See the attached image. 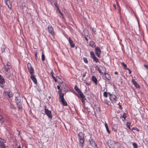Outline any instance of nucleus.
<instances>
[{
    "label": "nucleus",
    "mask_w": 148,
    "mask_h": 148,
    "mask_svg": "<svg viewBox=\"0 0 148 148\" xmlns=\"http://www.w3.org/2000/svg\"><path fill=\"white\" fill-rule=\"evenodd\" d=\"M110 148H120V144L118 143H114L110 140L108 141Z\"/></svg>",
    "instance_id": "f257e3e1"
},
{
    "label": "nucleus",
    "mask_w": 148,
    "mask_h": 148,
    "mask_svg": "<svg viewBox=\"0 0 148 148\" xmlns=\"http://www.w3.org/2000/svg\"><path fill=\"white\" fill-rule=\"evenodd\" d=\"M108 94L110 95V99L111 102L113 104L116 103V101H117L118 98L116 97L115 95L110 92H108Z\"/></svg>",
    "instance_id": "f03ea898"
},
{
    "label": "nucleus",
    "mask_w": 148,
    "mask_h": 148,
    "mask_svg": "<svg viewBox=\"0 0 148 148\" xmlns=\"http://www.w3.org/2000/svg\"><path fill=\"white\" fill-rule=\"evenodd\" d=\"M21 98H15V100L16 105L18 108L19 109L22 108V104L21 101Z\"/></svg>",
    "instance_id": "7ed1b4c3"
},
{
    "label": "nucleus",
    "mask_w": 148,
    "mask_h": 148,
    "mask_svg": "<svg viewBox=\"0 0 148 148\" xmlns=\"http://www.w3.org/2000/svg\"><path fill=\"white\" fill-rule=\"evenodd\" d=\"M98 71L101 74L103 73L106 72V69L105 68L102 66H100L97 67Z\"/></svg>",
    "instance_id": "20e7f679"
},
{
    "label": "nucleus",
    "mask_w": 148,
    "mask_h": 148,
    "mask_svg": "<svg viewBox=\"0 0 148 148\" xmlns=\"http://www.w3.org/2000/svg\"><path fill=\"white\" fill-rule=\"evenodd\" d=\"M27 67L28 71L30 74H33L34 73V70L33 68L31 66V64L28 63L27 64Z\"/></svg>",
    "instance_id": "39448f33"
},
{
    "label": "nucleus",
    "mask_w": 148,
    "mask_h": 148,
    "mask_svg": "<svg viewBox=\"0 0 148 148\" xmlns=\"http://www.w3.org/2000/svg\"><path fill=\"white\" fill-rule=\"evenodd\" d=\"M95 51L96 55L98 57H100L101 51L100 48L98 47H96L95 49Z\"/></svg>",
    "instance_id": "423d86ee"
},
{
    "label": "nucleus",
    "mask_w": 148,
    "mask_h": 148,
    "mask_svg": "<svg viewBox=\"0 0 148 148\" xmlns=\"http://www.w3.org/2000/svg\"><path fill=\"white\" fill-rule=\"evenodd\" d=\"M59 100L62 103V104L63 106H67V102H66L65 99H64V96L59 97Z\"/></svg>",
    "instance_id": "0eeeda50"
},
{
    "label": "nucleus",
    "mask_w": 148,
    "mask_h": 148,
    "mask_svg": "<svg viewBox=\"0 0 148 148\" xmlns=\"http://www.w3.org/2000/svg\"><path fill=\"white\" fill-rule=\"evenodd\" d=\"M45 114L49 118H52V116L51 112L50 111L45 108Z\"/></svg>",
    "instance_id": "6e6552de"
},
{
    "label": "nucleus",
    "mask_w": 148,
    "mask_h": 148,
    "mask_svg": "<svg viewBox=\"0 0 148 148\" xmlns=\"http://www.w3.org/2000/svg\"><path fill=\"white\" fill-rule=\"evenodd\" d=\"M48 31L52 36H54L55 35V33L53 31V28L51 27H48Z\"/></svg>",
    "instance_id": "1a4fd4ad"
},
{
    "label": "nucleus",
    "mask_w": 148,
    "mask_h": 148,
    "mask_svg": "<svg viewBox=\"0 0 148 148\" xmlns=\"http://www.w3.org/2000/svg\"><path fill=\"white\" fill-rule=\"evenodd\" d=\"M5 2L6 4L7 5L8 7L10 9L11 8L12 6L10 3V1L9 0H5Z\"/></svg>",
    "instance_id": "9d476101"
},
{
    "label": "nucleus",
    "mask_w": 148,
    "mask_h": 148,
    "mask_svg": "<svg viewBox=\"0 0 148 148\" xmlns=\"http://www.w3.org/2000/svg\"><path fill=\"white\" fill-rule=\"evenodd\" d=\"M10 63L8 62L7 64L4 66V69L5 70H10V69L11 68V66L10 65Z\"/></svg>",
    "instance_id": "9b49d317"
},
{
    "label": "nucleus",
    "mask_w": 148,
    "mask_h": 148,
    "mask_svg": "<svg viewBox=\"0 0 148 148\" xmlns=\"http://www.w3.org/2000/svg\"><path fill=\"white\" fill-rule=\"evenodd\" d=\"M31 78L35 84H37V80L36 77H35L34 75H33L32 74H31Z\"/></svg>",
    "instance_id": "f8f14e48"
},
{
    "label": "nucleus",
    "mask_w": 148,
    "mask_h": 148,
    "mask_svg": "<svg viewBox=\"0 0 148 148\" xmlns=\"http://www.w3.org/2000/svg\"><path fill=\"white\" fill-rule=\"evenodd\" d=\"M5 74H6V77H10L11 75L10 70H5Z\"/></svg>",
    "instance_id": "ddd939ff"
},
{
    "label": "nucleus",
    "mask_w": 148,
    "mask_h": 148,
    "mask_svg": "<svg viewBox=\"0 0 148 148\" xmlns=\"http://www.w3.org/2000/svg\"><path fill=\"white\" fill-rule=\"evenodd\" d=\"M118 129L117 125L114 124L112 127V130L115 132H117Z\"/></svg>",
    "instance_id": "4468645a"
},
{
    "label": "nucleus",
    "mask_w": 148,
    "mask_h": 148,
    "mask_svg": "<svg viewBox=\"0 0 148 148\" xmlns=\"http://www.w3.org/2000/svg\"><path fill=\"white\" fill-rule=\"evenodd\" d=\"M132 82L134 85L135 86L136 88H139V85L137 84V83L134 79H132Z\"/></svg>",
    "instance_id": "2eb2a0df"
},
{
    "label": "nucleus",
    "mask_w": 148,
    "mask_h": 148,
    "mask_svg": "<svg viewBox=\"0 0 148 148\" xmlns=\"http://www.w3.org/2000/svg\"><path fill=\"white\" fill-rule=\"evenodd\" d=\"M4 79L0 75V84H3L5 83Z\"/></svg>",
    "instance_id": "dca6fc26"
},
{
    "label": "nucleus",
    "mask_w": 148,
    "mask_h": 148,
    "mask_svg": "<svg viewBox=\"0 0 148 148\" xmlns=\"http://www.w3.org/2000/svg\"><path fill=\"white\" fill-rule=\"evenodd\" d=\"M104 73L105 75V77L108 80H110L111 79V77L110 75L108 73H106V72Z\"/></svg>",
    "instance_id": "f3484780"
},
{
    "label": "nucleus",
    "mask_w": 148,
    "mask_h": 148,
    "mask_svg": "<svg viewBox=\"0 0 148 148\" xmlns=\"http://www.w3.org/2000/svg\"><path fill=\"white\" fill-rule=\"evenodd\" d=\"M79 143L80 145L82 147L83 145V144L84 143V139L83 138H79Z\"/></svg>",
    "instance_id": "a211bd4d"
},
{
    "label": "nucleus",
    "mask_w": 148,
    "mask_h": 148,
    "mask_svg": "<svg viewBox=\"0 0 148 148\" xmlns=\"http://www.w3.org/2000/svg\"><path fill=\"white\" fill-rule=\"evenodd\" d=\"M92 80L96 84H97V79L95 76H93L92 78Z\"/></svg>",
    "instance_id": "6ab92c4d"
},
{
    "label": "nucleus",
    "mask_w": 148,
    "mask_h": 148,
    "mask_svg": "<svg viewBox=\"0 0 148 148\" xmlns=\"http://www.w3.org/2000/svg\"><path fill=\"white\" fill-rule=\"evenodd\" d=\"M78 135L79 136V138H84V134L82 132H79V133Z\"/></svg>",
    "instance_id": "aec40b11"
},
{
    "label": "nucleus",
    "mask_w": 148,
    "mask_h": 148,
    "mask_svg": "<svg viewBox=\"0 0 148 148\" xmlns=\"http://www.w3.org/2000/svg\"><path fill=\"white\" fill-rule=\"evenodd\" d=\"M90 144L92 145V146H95V147H97L95 145V143L94 141L91 140L90 141Z\"/></svg>",
    "instance_id": "412c9836"
},
{
    "label": "nucleus",
    "mask_w": 148,
    "mask_h": 148,
    "mask_svg": "<svg viewBox=\"0 0 148 148\" xmlns=\"http://www.w3.org/2000/svg\"><path fill=\"white\" fill-rule=\"evenodd\" d=\"M78 94L79 95L80 97L82 98V99H84L85 98V96L82 93L81 91H80L79 92Z\"/></svg>",
    "instance_id": "4be33fe9"
},
{
    "label": "nucleus",
    "mask_w": 148,
    "mask_h": 148,
    "mask_svg": "<svg viewBox=\"0 0 148 148\" xmlns=\"http://www.w3.org/2000/svg\"><path fill=\"white\" fill-rule=\"evenodd\" d=\"M78 94L79 95L80 97L82 98V99H84L85 98V96L82 93L81 91H80L79 92Z\"/></svg>",
    "instance_id": "5701e85b"
},
{
    "label": "nucleus",
    "mask_w": 148,
    "mask_h": 148,
    "mask_svg": "<svg viewBox=\"0 0 148 148\" xmlns=\"http://www.w3.org/2000/svg\"><path fill=\"white\" fill-rule=\"evenodd\" d=\"M58 92L59 94V97L64 96V93H62V90L61 89L59 90Z\"/></svg>",
    "instance_id": "b1692460"
},
{
    "label": "nucleus",
    "mask_w": 148,
    "mask_h": 148,
    "mask_svg": "<svg viewBox=\"0 0 148 148\" xmlns=\"http://www.w3.org/2000/svg\"><path fill=\"white\" fill-rule=\"evenodd\" d=\"M127 114L126 113H124L123 115L122 116V117L123 119L122 120L123 121H125V118L127 117Z\"/></svg>",
    "instance_id": "393cba45"
},
{
    "label": "nucleus",
    "mask_w": 148,
    "mask_h": 148,
    "mask_svg": "<svg viewBox=\"0 0 148 148\" xmlns=\"http://www.w3.org/2000/svg\"><path fill=\"white\" fill-rule=\"evenodd\" d=\"M90 45L92 47H94L95 46V42L92 41H91L90 42Z\"/></svg>",
    "instance_id": "a878e982"
},
{
    "label": "nucleus",
    "mask_w": 148,
    "mask_h": 148,
    "mask_svg": "<svg viewBox=\"0 0 148 148\" xmlns=\"http://www.w3.org/2000/svg\"><path fill=\"white\" fill-rule=\"evenodd\" d=\"M50 73L51 75V76H52V78L53 79L55 80V82H56L57 80L55 77L53 75V72L52 71H51L50 72Z\"/></svg>",
    "instance_id": "bb28decb"
},
{
    "label": "nucleus",
    "mask_w": 148,
    "mask_h": 148,
    "mask_svg": "<svg viewBox=\"0 0 148 148\" xmlns=\"http://www.w3.org/2000/svg\"><path fill=\"white\" fill-rule=\"evenodd\" d=\"M5 147V145L2 141L1 140L0 141V147L1 148H3Z\"/></svg>",
    "instance_id": "cd10ccee"
},
{
    "label": "nucleus",
    "mask_w": 148,
    "mask_h": 148,
    "mask_svg": "<svg viewBox=\"0 0 148 148\" xmlns=\"http://www.w3.org/2000/svg\"><path fill=\"white\" fill-rule=\"evenodd\" d=\"M69 43L71 47L72 48L74 47L75 45L72 40H70V41L69 42Z\"/></svg>",
    "instance_id": "c85d7f7f"
},
{
    "label": "nucleus",
    "mask_w": 148,
    "mask_h": 148,
    "mask_svg": "<svg viewBox=\"0 0 148 148\" xmlns=\"http://www.w3.org/2000/svg\"><path fill=\"white\" fill-rule=\"evenodd\" d=\"M92 58L93 60L94 61L96 62H97L99 61V60L95 56L93 57Z\"/></svg>",
    "instance_id": "c756f323"
},
{
    "label": "nucleus",
    "mask_w": 148,
    "mask_h": 148,
    "mask_svg": "<svg viewBox=\"0 0 148 148\" xmlns=\"http://www.w3.org/2000/svg\"><path fill=\"white\" fill-rule=\"evenodd\" d=\"M15 98H21L19 94L18 93H16L15 94Z\"/></svg>",
    "instance_id": "7c9ffc66"
},
{
    "label": "nucleus",
    "mask_w": 148,
    "mask_h": 148,
    "mask_svg": "<svg viewBox=\"0 0 148 148\" xmlns=\"http://www.w3.org/2000/svg\"><path fill=\"white\" fill-rule=\"evenodd\" d=\"M90 55L91 56L92 58L95 56L93 52L90 51Z\"/></svg>",
    "instance_id": "2f4dec72"
},
{
    "label": "nucleus",
    "mask_w": 148,
    "mask_h": 148,
    "mask_svg": "<svg viewBox=\"0 0 148 148\" xmlns=\"http://www.w3.org/2000/svg\"><path fill=\"white\" fill-rule=\"evenodd\" d=\"M41 57L42 60L43 61H44L45 60V56L43 53H42Z\"/></svg>",
    "instance_id": "473e14b6"
},
{
    "label": "nucleus",
    "mask_w": 148,
    "mask_h": 148,
    "mask_svg": "<svg viewBox=\"0 0 148 148\" xmlns=\"http://www.w3.org/2000/svg\"><path fill=\"white\" fill-rule=\"evenodd\" d=\"M133 145L134 148H138V146L137 144L134 143H133Z\"/></svg>",
    "instance_id": "72a5a7b5"
},
{
    "label": "nucleus",
    "mask_w": 148,
    "mask_h": 148,
    "mask_svg": "<svg viewBox=\"0 0 148 148\" xmlns=\"http://www.w3.org/2000/svg\"><path fill=\"white\" fill-rule=\"evenodd\" d=\"M0 121L1 123H3L4 121V120L3 119V117L2 115H0Z\"/></svg>",
    "instance_id": "f704fd0d"
},
{
    "label": "nucleus",
    "mask_w": 148,
    "mask_h": 148,
    "mask_svg": "<svg viewBox=\"0 0 148 148\" xmlns=\"http://www.w3.org/2000/svg\"><path fill=\"white\" fill-rule=\"evenodd\" d=\"M75 89L78 92V93L80 91H81L80 89L77 87H75Z\"/></svg>",
    "instance_id": "c9c22d12"
},
{
    "label": "nucleus",
    "mask_w": 148,
    "mask_h": 148,
    "mask_svg": "<svg viewBox=\"0 0 148 148\" xmlns=\"http://www.w3.org/2000/svg\"><path fill=\"white\" fill-rule=\"evenodd\" d=\"M5 46L3 45L2 46V47L1 48L2 52H4L5 51Z\"/></svg>",
    "instance_id": "e433bc0d"
},
{
    "label": "nucleus",
    "mask_w": 148,
    "mask_h": 148,
    "mask_svg": "<svg viewBox=\"0 0 148 148\" xmlns=\"http://www.w3.org/2000/svg\"><path fill=\"white\" fill-rule=\"evenodd\" d=\"M108 94L107 93V92H103V96L106 97H107V94Z\"/></svg>",
    "instance_id": "4c0bfd02"
},
{
    "label": "nucleus",
    "mask_w": 148,
    "mask_h": 148,
    "mask_svg": "<svg viewBox=\"0 0 148 148\" xmlns=\"http://www.w3.org/2000/svg\"><path fill=\"white\" fill-rule=\"evenodd\" d=\"M83 60H84V61L86 63H88V61H87V59L86 58H83Z\"/></svg>",
    "instance_id": "58836bf2"
},
{
    "label": "nucleus",
    "mask_w": 148,
    "mask_h": 148,
    "mask_svg": "<svg viewBox=\"0 0 148 148\" xmlns=\"http://www.w3.org/2000/svg\"><path fill=\"white\" fill-rule=\"evenodd\" d=\"M121 64L125 67V68H126L127 65L126 64H125L124 62H122L121 63Z\"/></svg>",
    "instance_id": "ea45409f"
},
{
    "label": "nucleus",
    "mask_w": 148,
    "mask_h": 148,
    "mask_svg": "<svg viewBox=\"0 0 148 148\" xmlns=\"http://www.w3.org/2000/svg\"><path fill=\"white\" fill-rule=\"evenodd\" d=\"M8 94L9 96V97L10 98L11 97H12V94H10V92H8Z\"/></svg>",
    "instance_id": "a19ab883"
},
{
    "label": "nucleus",
    "mask_w": 148,
    "mask_h": 148,
    "mask_svg": "<svg viewBox=\"0 0 148 148\" xmlns=\"http://www.w3.org/2000/svg\"><path fill=\"white\" fill-rule=\"evenodd\" d=\"M125 69H127V70H128L129 71V74H130L131 73V70L129 69L128 68H125Z\"/></svg>",
    "instance_id": "79ce46f5"
},
{
    "label": "nucleus",
    "mask_w": 148,
    "mask_h": 148,
    "mask_svg": "<svg viewBox=\"0 0 148 148\" xmlns=\"http://www.w3.org/2000/svg\"><path fill=\"white\" fill-rule=\"evenodd\" d=\"M130 123L129 122H127L126 123V125L127 127H129V126H130Z\"/></svg>",
    "instance_id": "37998d69"
},
{
    "label": "nucleus",
    "mask_w": 148,
    "mask_h": 148,
    "mask_svg": "<svg viewBox=\"0 0 148 148\" xmlns=\"http://www.w3.org/2000/svg\"><path fill=\"white\" fill-rule=\"evenodd\" d=\"M105 126L106 129L108 128V125L107 123H105Z\"/></svg>",
    "instance_id": "c03bdc74"
},
{
    "label": "nucleus",
    "mask_w": 148,
    "mask_h": 148,
    "mask_svg": "<svg viewBox=\"0 0 148 148\" xmlns=\"http://www.w3.org/2000/svg\"><path fill=\"white\" fill-rule=\"evenodd\" d=\"M106 130L108 133V134H110V131L109 130V129L108 128H106Z\"/></svg>",
    "instance_id": "a18cd8bd"
},
{
    "label": "nucleus",
    "mask_w": 148,
    "mask_h": 148,
    "mask_svg": "<svg viewBox=\"0 0 148 148\" xmlns=\"http://www.w3.org/2000/svg\"><path fill=\"white\" fill-rule=\"evenodd\" d=\"M144 66L148 70V66L147 65H144Z\"/></svg>",
    "instance_id": "49530a36"
},
{
    "label": "nucleus",
    "mask_w": 148,
    "mask_h": 148,
    "mask_svg": "<svg viewBox=\"0 0 148 148\" xmlns=\"http://www.w3.org/2000/svg\"><path fill=\"white\" fill-rule=\"evenodd\" d=\"M2 141V142L3 143H6V140L4 139Z\"/></svg>",
    "instance_id": "de8ad7c7"
},
{
    "label": "nucleus",
    "mask_w": 148,
    "mask_h": 148,
    "mask_svg": "<svg viewBox=\"0 0 148 148\" xmlns=\"http://www.w3.org/2000/svg\"><path fill=\"white\" fill-rule=\"evenodd\" d=\"M57 88H58V90H59L61 89H60V86H59V85L57 86Z\"/></svg>",
    "instance_id": "09e8293b"
},
{
    "label": "nucleus",
    "mask_w": 148,
    "mask_h": 148,
    "mask_svg": "<svg viewBox=\"0 0 148 148\" xmlns=\"http://www.w3.org/2000/svg\"><path fill=\"white\" fill-rule=\"evenodd\" d=\"M56 7L57 8V10L58 11H59V10H60L58 6H56Z\"/></svg>",
    "instance_id": "8fccbe9b"
},
{
    "label": "nucleus",
    "mask_w": 148,
    "mask_h": 148,
    "mask_svg": "<svg viewBox=\"0 0 148 148\" xmlns=\"http://www.w3.org/2000/svg\"><path fill=\"white\" fill-rule=\"evenodd\" d=\"M113 6V7H114V9H116V7L115 5L114 4Z\"/></svg>",
    "instance_id": "3c124183"
},
{
    "label": "nucleus",
    "mask_w": 148,
    "mask_h": 148,
    "mask_svg": "<svg viewBox=\"0 0 148 148\" xmlns=\"http://www.w3.org/2000/svg\"><path fill=\"white\" fill-rule=\"evenodd\" d=\"M69 42L70 41V40H72L71 39V38L70 37H69Z\"/></svg>",
    "instance_id": "603ef678"
},
{
    "label": "nucleus",
    "mask_w": 148,
    "mask_h": 148,
    "mask_svg": "<svg viewBox=\"0 0 148 148\" xmlns=\"http://www.w3.org/2000/svg\"><path fill=\"white\" fill-rule=\"evenodd\" d=\"M114 74H116L117 75V74H118V72H117L115 71L114 72Z\"/></svg>",
    "instance_id": "864d4df0"
},
{
    "label": "nucleus",
    "mask_w": 148,
    "mask_h": 148,
    "mask_svg": "<svg viewBox=\"0 0 148 148\" xmlns=\"http://www.w3.org/2000/svg\"><path fill=\"white\" fill-rule=\"evenodd\" d=\"M60 14L62 15V17H63V14L62 13H60Z\"/></svg>",
    "instance_id": "5fc2aeb1"
},
{
    "label": "nucleus",
    "mask_w": 148,
    "mask_h": 148,
    "mask_svg": "<svg viewBox=\"0 0 148 148\" xmlns=\"http://www.w3.org/2000/svg\"><path fill=\"white\" fill-rule=\"evenodd\" d=\"M84 99H82V101L83 103H84Z\"/></svg>",
    "instance_id": "6e6d98bb"
},
{
    "label": "nucleus",
    "mask_w": 148,
    "mask_h": 148,
    "mask_svg": "<svg viewBox=\"0 0 148 148\" xmlns=\"http://www.w3.org/2000/svg\"><path fill=\"white\" fill-rule=\"evenodd\" d=\"M17 148H21V147L20 145H19L17 147Z\"/></svg>",
    "instance_id": "4d7b16f0"
},
{
    "label": "nucleus",
    "mask_w": 148,
    "mask_h": 148,
    "mask_svg": "<svg viewBox=\"0 0 148 148\" xmlns=\"http://www.w3.org/2000/svg\"><path fill=\"white\" fill-rule=\"evenodd\" d=\"M35 56L36 57H37V55L36 53L35 54Z\"/></svg>",
    "instance_id": "13d9d810"
},
{
    "label": "nucleus",
    "mask_w": 148,
    "mask_h": 148,
    "mask_svg": "<svg viewBox=\"0 0 148 148\" xmlns=\"http://www.w3.org/2000/svg\"><path fill=\"white\" fill-rule=\"evenodd\" d=\"M105 103L107 104H108V102L107 101H105Z\"/></svg>",
    "instance_id": "bf43d9fd"
},
{
    "label": "nucleus",
    "mask_w": 148,
    "mask_h": 148,
    "mask_svg": "<svg viewBox=\"0 0 148 148\" xmlns=\"http://www.w3.org/2000/svg\"><path fill=\"white\" fill-rule=\"evenodd\" d=\"M85 76V74H84V75H83V77H84Z\"/></svg>",
    "instance_id": "052dcab7"
},
{
    "label": "nucleus",
    "mask_w": 148,
    "mask_h": 148,
    "mask_svg": "<svg viewBox=\"0 0 148 148\" xmlns=\"http://www.w3.org/2000/svg\"><path fill=\"white\" fill-rule=\"evenodd\" d=\"M119 107H120V108L121 109V106H119Z\"/></svg>",
    "instance_id": "680f3d73"
},
{
    "label": "nucleus",
    "mask_w": 148,
    "mask_h": 148,
    "mask_svg": "<svg viewBox=\"0 0 148 148\" xmlns=\"http://www.w3.org/2000/svg\"><path fill=\"white\" fill-rule=\"evenodd\" d=\"M58 12H59L60 13H60H61V12H60V10H59Z\"/></svg>",
    "instance_id": "e2e57ef3"
},
{
    "label": "nucleus",
    "mask_w": 148,
    "mask_h": 148,
    "mask_svg": "<svg viewBox=\"0 0 148 148\" xmlns=\"http://www.w3.org/2000/svg\"><path fill=\"white\" fill-rule=\"evenodd\" d=\"M58 12H59L60 13H60H61V12H60V10H59Z\"/></svg>",
    "instance_id": "0e129e2a"
},
{
    "label": "nucleus",
    "mask_w": 148,
    "mask_h": 148,
    "mask_svg": "<svg viewBox=\"0 0 148 148\" xmlns=\"http://www.w3.org/2000/svg\"><path fill=\"white\" fill-rule=\"evenodd\" d=\"M128 127V128H129V129H130V126H129V127Z\"/></svg>",
    "instance_id": "69168bd1"
},
{
    "label": "nucleus",
    "mask_w": 148,
    "mask_h": 148,
    "mask_svg": "<svg viewBox=\"0 0 148 148\" xmlns=\"http://www.w3.org/2000/svg\"><path fill=\"white\" fill-rule=\"evenodd\" d=\"M132 129H135L134 128V127L132 128Z\"/></svg>",
    "instance_id": "338daca9"
},
{
    "label": "nucleus",
    "mask_w": 148,
    "mask_h": 148,
    "mask_svg": "<svg viewBox=\"0 0 148 148\" xmlns=\"http://www.w3.org/2000/svg\"><path fill=\"white\" fill-rule=\"evenodd\" d=\"M119 12H120V11L119 9Z\"/></svg>",
    "instance_id": "774afa93"
}]
</instances>
